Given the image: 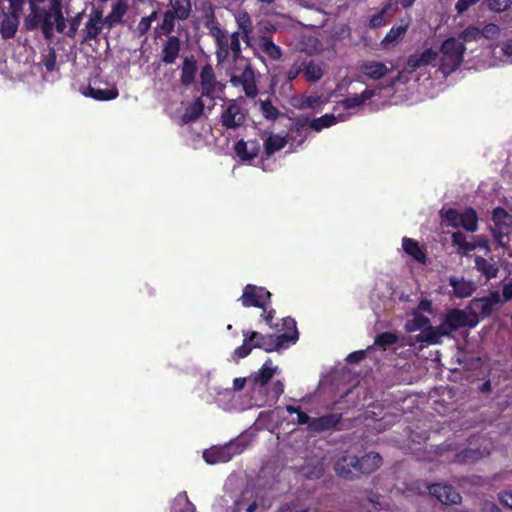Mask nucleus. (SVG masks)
<instances>
[{
	"mask_svg": "<svg viewBox=\"0 0 512 512\" xmlns=\"http://www.w3.org/2000/svg\"><path fill=\"white\" fill-rule=\"evenodd\" d=\"M276 335H262L255 331H243V344L237 347L233 354V360L245 358L253 348H260L266 352L279 351L295 344L298 340L296 322L293 318L282 319L281 325L275 324Z\"/></svg>",
	"mask_w": 512,
	"mask_h": 512,
	"instance_id": "obj_1",
	"label": "nucleus"
},
{
	"mask_svg": "<svg viewBox=\"0 0 512 512\" xmlns=\"http://www.w3.org/2000/svg\"><path fill=\"white\" fill-rule=\"evenodd\" d=\"M30 13L25 18V27L27 30H35L41 27L42 33L46 39H51L54 31L64 33L66 29V19L63 11V0H48V7L41 8L35 1H29Z\"/></svg>",
	"mask_w": 512,
	"mask_h": 512,
	"instance_id": "obj_2",
	"label": "nucleus"
},
{
	"mask_svg": "<svg viewBox=\"0 0 512 512\" xmlns=\"http://www.w3.org/2000/svg\"><path fill=\"white\" fill-rule=\"evenodd\" d=\"M278 367L274 366L271 360H267L258 372L249 377V383L252 385V403L250 406H264L269 403H275L284 392V385L281 381H276L270 388L266 385L268 381L277 372Z\"/></svg>",
	"mask_w": 512,
	"mask_h": 512,
	"instance_id": "obj_3",
	"label": "nucleus"
},
{
	"mask_svg": "<svg viewBox=\"0 0 512 512\" xmlns=\"http://www.w3.org/2000/svg\"><path fill=\"white\" fill-rule=\"evenodd\" d=\"M209 34L216 45L218 65L223 69H230L231 64L243 62L239 32L228 33L218 25H212Z\"/></svg>",
	"mask_w": 512,
	"mask_h": 512,
	"instance_id": "obj_4",
	"label": "nucleus"
},
{
	"mask_svg": "<svg viewBox=\"0 0 512 512\" xmlns=\"http://www.w3.org/2000/svg\"><path fill=\"white\" fill-rule=\"evenodd\" d=\"M376 90L366 88L361 94L354 95L344 99L340 106L335 107L332 113L325 114L319 118L313 119L309 126L314 131L319 132L336 123L344 122L350 117L348 110L362 106L367 100L375 96Z\"/></svg>",
	"mask_w": 512,
	"mask_h": 512,
	"instance_id": "obj_5",
	"label": "nucleus"
},
{
	"mask_svg": "<svg viewBox=\"0 0 512 512\" xmlns=\"http://www.w3.org/2000/svg\"><path fill=\"white\" fill-rule=\"evenodd\" d=\"M405 330L408 333L420 332L408 338L409 345L415 346L419 344L420 347H423L424 345L438 344L441 342L439 328L433 327L429 317L419 313V311H413L409 315L405 323Z\"/></svg>",
	"mask_w": 512,
	"mask_h": 512,
	"instance_id": "obj_6",
	"label": "nucleus"
},
{
	"mask_svg": "<svg viewBox=\"0 0 512 512\" xmlns=\"http://www.w3.org/2000/svg\"><path fill=\"white\" fill-rule=\"evenodd\" d=\"M270 506L264 490L247 487L234 500L231 512H265Z\"/></svg>",
	"mask_w": 512,
	"mask_h": 512,
	"instance_id": "obj_7",
	"label": "nucleus"
},
{
	"mask_svg": "<svg viewBox=\"0 0 512 512\" xmlns=\"http://www.w3.org/2000/svg\"><path fill=\"white\" fill-rule=\"evenodd\" d=\"M250 446L247 435H241L223 446H214L203 452V458L208 464L226 463L234 456L241 454Z\"/></svg>",
	"mask_w": 512,
	"mask_h": 512,
	"instance_id": "obj_8",
	"label": "nucleus"
},
{
	"mask_svg": "<svg viewBox=\"0 0 512 512\" xmlns=\"http://www.w3.org/2000/svg\"><path fill=\"white\" fill-rule=\"evenodd\" d=\"M465 46L456 38H448L441 45L440 70L448 75L454 72L461 65Z\"/></svg>",
	"mask_w": 512,
	"mask_h": 512,
	"instance_id": "obj_9",
	"label": "nucleus"
},
{
	"mask_svg": "<svg viewBox=\"0 0 512 512\" xmlns=\"http://www.w3.org/2000/svg\"><path fill=\"white\" fill-rule=\"evenodd\" d=\"M231 77L234 86H241L247 97H255L258 89L255 83V74L253 69L243 57L242 62L231 64L230 69H225Z\"/></svg>",
	"mask_w": 512,
	"mask_h": 512,
	"instance_id": "obj_10",
	"label": "nucleus"
},
{
	"mask_svg": "<svg viewBox=\"0 0 512 512\" xmlns=\"http://www.w3.org/2000/svg\"><path fill=\"white\" fill-rule=\"evenodd\" d=\"M479 323L478 315L471 311V309H453L449 311L444 321L438 327L441 338L449 335L452 331L457 330L461 327L473 328Z\"/></svg>",
	"mask_w": 512,
	"mask_h": 512,
	"instance_id": "obj_11",
	"label": "nucleus"
},
{
	"mask_svg": "<svg viewBox=\"0 0 512 512\" xmlns=\"http://www.w3.org/2000/svg\"><path fill=\"white\" fill-rule=\"evenodd\" d=\"M441 217L448 226L453 228L462 227L472 233L478 229L477 213L472 208H465L463 210L453 208L442 209Z\"/></svg>",
	"mask_w": 512,
	"mask_h": 512,
	"instance_id": "obj_12",
	"label": "nucleus"
},
{
	"mask_svg": "<svg viewBox=\"0 0 512 512\" xmlns=\"http://www.w3.org/2000/svg\"><path fill=\"white\" fill-rule=\"evenodd\" d=\"M493 226L491 233L499 246L507 248L511 241L512 234V216L503 208L497 207L492 214Z\"/></svg>",
	"mask_w": 512,
	"mask_h": 512,
	"instance_id": "obj_13",
	"label": "nucleus"
},
{
	"mask_svg": "<svg viewBox=\"0 0 512 512\" xmlns=\"http://www.w3.org/2000/svg\"><path fill=\"white\" fill-rule=\"evenodd\" d=\"M271 293L264 287H258L252 284L245 286L240 301L244 307H259L265 310L270 302Z\"/></svg>",
	"mask_w": 512,
	"mask_h": 512,
	"instance_id": "obj_14",
	"label": "nucleus"
},
{
	"mask_svg": "<svg viewBox=\"0 0 512 512\" xmlns=\"http://www.w3.org/2000/svg\"><path fill=\"white\" fill-rule=\"evenodd\" d=\"M357 69L361 76L373 81H378L392 71L393 64L390 62L388 65L382 61L367 59L360 61L357 65Z\"/></svg>",
	"mask_w": 512,
	"mask_h": 512,
	"instance_id": "obj_15",
	"label": "nucleus"
},
{
	"mask_svg": "<svg viewBox=\"0 0 512 512\" xmlns=\"http://www.w3.org/2000/svg\"><path fill=\"white\" fill-rule=\"evenodd\" d=\"M200 83L203 96L210 98L219 96L224 88V85L217 81L213 68L208 64L201 69Z\"/></svg>",
	"mask_w": 512,
	"mask_h": 512,
	"instance_id": "obj_16",
	"label": "nucleus"
},
{
	"mask_svg": "<svg viewBox=\"0 0 512 512\" xmlns=\"http://www.w3.org/2000/svg\"><path fill=\"white\" fill-rule=\"evenodd\" d=\"M438 56V52L432 48L410 55L407 59L408 72L412 73L418 69L433 65Z\"/></svg>",
	"mask_w": 512,
	"mask_h": 512,
	"instance_id": "obj_17",
	"label": "nucleus"
},
{
	"mask_svg": "<svg viewBox=\"0 0 512 512\" xmlns=\"http://www.w3.org/2000/svg\"><path fill=\"white\" fill-rule=\"evenodd\" d=\"M222 124L226 128H237L244 123L245 112L236 102H230L221 114Z\"/></svg>",
	"mask_w": 512,
	"mask_h": 512,
	"instance_id": "obj_18",
	"label": "nucleus"
},
{
	"mask_svg": "<svg viewBox=\"0 0 512 512\" xmlns=\"http://www.w3.org/2000/svg\"><path fill=\"white\" fill-rule=\"evenodd\" d=\"M429 493L443 504H457L461 501L460 494L447 484H433L428 487Z\"/></svg>",
	"mask_w": 512,
	"mask_h": 512,
	"instance_id": "obj_19",
	"label": "nucleus"
},
{
	"mask_svg": "<svg viewBox=\"0 0 512 512\" xmlns=\"http://www.w3.org/2000/svg\"><path fill=\"white\" fill-rule=\"evenodd\" d=\"M336 473L345 479H353L358 476V458L354 455H344L335 463Z\"/></svg>",
	"mask_w": 512,
	"mask_h": 512,
	"instance_id": "obj_20",
	"label": "nucleus"
},
{
	"mask_svg": "<svg viewBox=\"0 0 512 512\" xmlns=\"http://www.w3.org/2000/svg\"><path fill=\"white\" fill-rule=\"evenodd\" d=\"M501 296L498 292H493L487 297L473 299L470 305L471 311L478 316L487 317L491 314L493 307L500 303Z\"/></svg>",
	"mask_w": 512,
	"mask_h": 512,
	"instance_id": "obj_21",
	"label": "nucleus"
},
{
	"mask_svg": "<svg viewBox=\"0 0 512 512\" xmlns=\"http://www.w3.org/2000/svg\"><path fill=\"white\" fill-rule=\"evenodd\" d=\"M105 24H108V21L106 20V18H103L102 11L93 10L90 13L89 19L87 20V22L85 24L84 39L85 40L96 39L97 36L101 33Z\"/></svg>",
	"mask_w": 512,
	"mask_h": 512,
	"instance_id": "obj_22",
	"label": "nucleus"
},
{
	"mask_svg": "<svg viewBox=\"0 0 512 512\" xmlns=\"http://www.w3.org/2000/svg\"><path fill=\"white\" fill-rule=\"evenodd\" d=\"M254 46L248 45L257 53H263L272 60L280 59L282 55L281 48L276 45L270 38L262 36L258 39H253Z\"/></svg>",
	"mask_w": 512,
	"mask_h": 512,
	"instance_id": "obj_23",
	"label": "nucleus"
},
{
	"mask_svg": "<svg viewBox=\"0 0 512 512\" xmlns=\"http://www.w3.org/2000/svg\"><path fill=\"white\" fill-rule=\"evenodd\" d=\"M234 18L238 26L239 34H242V39L246 45H253V25L250 15L244 10H238L234 13Z\"/></svg>",
	"mask_w": 512,
	"mask_h": 512,
	"instance_id": "obj_24",
	"label": "nucleus"
},
{
	"mask_svg": "<svg viewBox=\"0 0 512 512\" xmlns=\"http://www.w3.org/2000/svg\"><path fill=\"white\" fill-rule=\"evenodd\" d=\"M449 284L453 288L454 296L458 298L469 297L476 290L475 283L463 277L452 276L449 279Z\"/></svg>",
	"mask_w": 512,
	"mask_h": 512,
	"instance_id": "obj_25",
	"label": "nucleus"
},
{
	"mask_svg": "<svg viewBox=\"0 0 512 512\" xmlns=\"http://www.w3.org/2000/svg\"><path fill=\"white\" fill-rule=\"evenodd\" d=\"M260 151V144L256 140H240L235 145V152L242 161L254 159Z\"/></svg>",
	"mask_w": 512,
	"mask_h": 512,
	"instance_id": "obj_26",
	"label": "nucleus"
},
{
	"mask_svg": "<svg viewBox=\"0 0 512 512\" xmlns=\"http://www.w3.org/2000/svg\"><path fill=\"white\" fill-rule=\"evenodd\" d=\"M410 25V19L402 20L400 25L393 26L386 36L381 41V46L384 49H389L394 46L407 32Z\"/></svg>",
	"mask_w": 512,
	"mask_h": 512,
	"instance_id": "obj_27",
	"label": "nucleus"
},
{
	"mask_svg": "<svg viewBox=\"0 0 512 512\" xmlns=\"http://www.w3.org/2000/svg\"><path fill=\"white\" fill-rule=\"evenodd\" d=\"M325 74V65L314 60H303V76L307 82L316 83Z\"/></svg>",
	"mask_w": 512,
	"mask_h": 512,
	"instance_id": "obj_28",
	"label": "nucleus"
},
{
	"mask_svg": "<svg viewBox=\"0 0 512 512\" xmlns=\"http://www.w3.org/2000/svg\"><path fill=\"white\" fill-rule=\"evenodd\" d=\"M382 464V458L378 453H368L361 459L358 458V475L369 474L378 469Z\"/></svg>",
	"mask_w": 512,
	"mask_h": 512,
	"instance_id": "obj_29",
	"label": "nucleus"
},
{
	"mask_svg": "<svg viewBox=\"0 0 512 512\" xmlns=\"http://www.w3.org/2000/svg\"><path fill=\"white\" fill-rule=\"evenodd\" d=\"M180 51V40L176 36H170L166 40L162 50V61L166 64H172L178 58Z\"/></svg>",
	"mask_w": 512,
	"mask_h": 512,
	"instance_id": "obj_30",
	"label": "nucleus"
},
{
	"mask_svg": "<svg viewBox=\"0 0 512 512\" xmlns=\"http://www.w3.org/2000/svg\"><path fill=\"white\" fill-rule=\"evenodd\" d=\"M340 421L338 414H329L319 418H314L309 423L310 431H323L335 427Z\"/></svg>",
	"mask_w": 512,
	"mask_h": 512,
	"instance_id": "obj_31",
	"label": "nucleus"
},
{
	"mask_svg": "<svg viewBox=\"0 0 512 512\" xmlns=\"http://www.w3.org/2000/svg\"><path fill=\"white\" fill-rule=\"evenodd\" d=\"M402 249L404 252L412 257L414 260L424 263L426 254L419 243L411 238L404 237L402 239Z\"/></svg>",
	"mask_w": 512,
	"mask_h": 512,
	"instance_id": "obj_32",
	"label": "nucleus"
},
{
	"mask_svg": "<svg viewBox=\"0 0 512 512\" xmlns=\"http://www.w3.org/2000/svg\"><path fill=\"white\" fill-rule=\"evenodd\" d=\"M169 512H196L195 505L189 500L186 492H180L172 500Z\"/></svg>",
	"mask_w": 512,
	"mask_h": 512,
	"instance_id": "obj_33",
	"label": "nucleus"
},
{
	"mask_svg": "<svg viewBox=\"0 0 512 512\" xmlns=\"http://www.w3.org/2000/svg\"><path fill=\"white\" fill-rule=\"evenodd\" d=\"M475 267L488 280L496 277L499 271L498 265L493 259L488 260L480 256L475 258Z\"/></svg>",
	"mask_w": 512,
	"mask_h": 512,
	"instance_id": "obj_34",
	"label": "nucleus"
},
{
	"mask_svg": "<svg viewBox=\"0 0 512 512\" xmlns=\"http://www.w3.org/2000/svg\"><path fill=\"white\" fill-rule=\"evenodd\" d=\"M397 10V1L389 0L385 6L370 19L371 27H380L386 23L385 15L392 16Z\"/></svg>",
	"mask_w": 512,
	"mask_h": 512,
	"instance_id": "obj_35",
	"label": "nucleus"
},
{
	"mask_svg": "<svg viewBox=\"0 0 512 512\" xmlns=\"http://www.w3.org/2000/svg\"><path fill=\"white\" fill-rule=\"evenodd\" d=\"M170 11L176 14L177 19L186 20L192 10L191 0H168Z\"/></svg>",
	"mask_w": 512,
	"mask_h": 512,
	"instance_id": "obj_36",
	"label": "nucleus"
},
{
	"mask_svg": "<svg viewBox=\"0 0 512 512\" xmlns=\"http://www.w3.org/2000/svg\"><path fill=\"white\" fill-rule=\"evenodd\" d=\"M128 8V0H117V2L113 4L110 14L106 17L108 26L111 27L114 24L121 22L122 17L126 14Z\"/></svg>",
	"mask_w": 512,
	"mask_h": 512,
	"instance_id": "obj_37",
	"label": "nucleus"
},
{
	"mask_svg": "<svg viewBox=\"0 0 512 512\" xmlns=\"http://www.w3.org/2000/svg\"><path fill=\"white\" fill-rule=\"evenodd\" d=\"M202 398L207 402L217 403L223 409H230V402L233 398V391L228 388H224L219 393V396H214V393L209 391V396H202Z\"/></svg>",
	"mask_w": 512,
	"mask_h": 512,
	"instance_id": "obj_38",
	"label": "nucleus"
},
{
	"mask_svg": "<svg viewBox=\"0 0 512 512\" xmlns=\"http://www.w3.org/2000/svg\"><path fill=\"white\" fill-rule=\"evenodd\" d=\"M287 143L284 136L278 134H271L264 141V151L267 156H271L275 152L281 150Z\"/></svg>",
	"mask_w": 512,
	"mask_h": 512,
	"instance_id": "obj_39",
	"label": "nucleus"
},
{
	"mask_svg": "<svg viewBox=\"0 0 512 512\" xmlns=\"http://www.w3.org/2000/svg\"><path fill=\"white\" fill-rule=\"evenodd\" d=\"M85 96L92 97L96 100H111L117 97V89L112 87L108 89H100L90 85L84 92Z\"/></svg>",
	"mask_w": 512,
	"mask_h": 512,
	"instance_id": "obj_40",
	"label": "nucleus"
},
{
	"mask_svg": "<svg viewBox=\"0 0 512 512\" xmlns=\"http://www.w3.org/2000/svg\"><path fill=\"white\" fill-rule=\"evenodd\" d=\"M197 73L196 62L193 58H186L183 62L181 81L185 85H190L195 81Z\"/></svg>",
	"mask_w": 512,
	"mask_h": 512,
	"instance_id": "obj_41",
	"label": "nucleus"
},
{
	"mask_svg": "<svg viewBox=\"0 0 512 512\" xmlns=\"http://www.w3.org/2000/svg\"><path fill=\"white\" fill-rule=\"evenodd\" d=\"M18 27L17 15L11 13L10 16H6L0 25V33L3 38L8 39L15 35Z\"/></svg>",
	"mask_w": 512,
	"mask_h": 512,
	"instance_id": "obj_42",
	"label": "nucleus"
},
{
	"mask_svg": "<svg viewBox=\"0 0 512 512\" xmlns=\"http://www.w3.org/2000/svg\"><path fill=\"white\" fill-rule=\"evenodd\" d=\"M285 411L290 414L291 416L295 415V417H292L290 419V422L292 424H297V425H304V424H307L309 426V423L311 422V418L309 417V415L307 413H305L304 411H302L300 409V407L298 406H293V405H287L285 407Z\"/></svg>",
	"mask_w": 512,
	"mask_h": 512,
	"instance_id": "obj_43",
	"label": "nucleus"
},
{
	"mask_svg": "<svg viewBox=\"0 0 512 512\" xmlns=\"http://www.w3.org/2000/svg\"><path fill=\"white\" fill-rule=\"evenodd\" d=\"M452 243L457 246L459 251L463 254L471 252L476 249V245L466 240V236L461 232H454L452 234Z\"/></svg>",
	"mask_w": 512,
	"mask_h": 512,
	"instance_id": "obj_44",
	"label": "nucleus"
},
{
	"mask_svg": "<svg viewBox=\"0 0 512 512\" xmlns=\"http://www.w3.org/2000/svg\"><path fill=\"white\" fill-rule=\"evenodd\" d=\"M203 110V103L201 100H196L191 103L185 110V113L182 116V122L188 123L197 119Z\"/></svg>",
	"mask_w": 512,
	"mask_h": 512,
	"instance_id": "obj_45",
	"label": "nucleus"
},
{
	"mask_svg": "<svg viewBox=\"0 0 512 512\" xmlns=\"http://www.w3.org/2000/svg\"><path fill=\"white\" fill-rule=\"evenodd\" d=\"M483 454L484 453L481 452L480 450L468 448L461 451L460 453H456L455 460L460 463L473 462L480 459L483 456Z\"/></svg>",
	"mask_w": 512,
	"mask_h": 512,
	"instance_id": "obj_46",
	"label": "nucleus"
},
{
	"mask_svg": "<svg viewBox=\"0 0 512 512\" xmlns=\"http://www.w3.org/2000/svg\"><path fill=\"white\" fill-rule=\"evenodd\" d=\"M303 50L309 55H315L322 51V44L318 38L314 36H306L303 38Z\"/></svg>",
	"mask_w": 512,
	"mask_h": 512,
	"instance_id": "obj_47",
	"label": "nucleus"
},
{
	"mask_svg": "<svg viewBox=\"0 0 512 512\" xmlns=\"http://www.w3.org/2000/svg\"><path fill=\"white\" fill-rule=\"evenodd\" d=\"M481 38V30L476 26H469L463 30L459 36V40L463 42L477 41Z\"/></svg>",
	"mask_w": 512,
	"mask_h": 512,
	"instance_id": "obj_48",
	"label": "nucleus"
},
{
	"mask_svg": "<svg viewBox=\"0 0 512 512\" xmlns=\"http://www.w3.org/2000/svg\"><path fill=\"white\" fill-rule=\"evenodd\" d=\"M176 19H177L176 14H174L170 10H167L163 14V20H162V23H161V26H160V29H161L162 33L169 34L170 32H172L174 27H175V20Z\"/></svg>",
	"mask_w": 512,
	"mask_h": 512,
	"instance_id": "obj_49",
	"label": "nucleus"
},
{
	"mask_svg": "<svg viewBox=\"0 0 512 512\" xmlns=\"http://www.w3.org/2000/svg\"><path fill=\"white\" fill-rule=\"evenodd\" d=\"M158 12L153 11L149 16L143 17L137 25V31L140 35L146 34L151 28L152 23L157 19Z\"/></svg>",
	"mask_w": 512,
	"mask_h": 512,
	"instance_id": "obj_50",
	"label": "nucleus"
},
{
	"mask_svg": "<svg viewBox=\"0 0 512 512\" xmlns=\"http://www.w3.org/2000/svg\"><path fill=\"white\" fill-rule=\"evenodd\" d=\"M396 341H397V337L395 334L390 333V332H385V333L380 334L376 338L375 345L379 346L383 349H386L387 346L395 344Z\"/></svg>",
	"mask_w": 512,
	"mask_h": 512,
	"instance_id": "obj_51",
	"label": "nucleus"
},
{
	"mask_svg": "<svg viewBox=\"0 0 512 512\" xmlns=\"http://www.w3.org/2000/svg\"><path fill=\"white\" fill-rule=\"evenodd\" d=\"M42 62L48 71H53L56 68V52L53 47H48L47 52L43 55Z\"/></svg>",
	"mask_w": 512,
	"mask_h": 512,
	"instance_id": "obj_52",
	"label": "nucleus"
},
{
	"mask_svg": "<svg viewBox=\"0 0 512 512\" xmlns=\"http://www.w3.org/2000/svg\"><path fill=\"white\" fill-rule=\"evenodd\" d=\"M487 5L494 12H502L512 7V0H487Z\"/></svg>",
	"mask_w": 512,
	"mask_h": 512,
	"instance_id": "obj_53",
	"label": "nucleus"
},
{
	"mask_svg": "<svg viewBox=\"0 0 512 512\" xmlns=\"http://www.w3.org/2000/svg\"><path fill=\"white\" fill-rule=\"evenodd\" d=\"M303 72V60H296L291 67L286 71L285 77L286 80L291 82L298 77V75Z\"/></svg>",
	"mask_w": 512,
	"mask_h": 512,
	"instance_id": "obj_54",
	"label": "nucleus"
},
{
	"mask_svg": "<svg viewBox=\"0 0 512 512\" xmlns=\"http://www.w3.org/2000/svg\"><path fill=\"white\" fill-rule=\"evenodd\" d=\"M500 35V28L493 23L487 24L481 30V37L486 39H496Z\"/></svg>",
	"mask_w": 512,
	"mask_h": 512,
	"instance_id": "obj_55",
	"label": "nucleus"
},
{
	"mask_svg": "<svg viewBox=\"0 0 512 512\" xmlns=\"http://www.w3.org/2000/svg\"><path fill=\"white\" fill-rule=\"evenodd\" d=\"M261 112L267 119H275L278 116L277 109L267 101L261 102Z\"/></svg>",
	"mask_w": 512,
	"mask_h": 512,
	"instance_id": "obj_56",
	"label": "nucleus"
},
{
	"mask_svg": "<svg viewBox=\"0 0 512 512\" xmlns=\"http://www.w3.org/2000/svg\"><path fill=\"white\" fill-rule=\"evenodd\" d=\"M301 473L308 478H319L323 474V466L322 464H317L314 466L312 470L308 467H302Z\"/></svg>",
	"mask_w": 512,
	"mask_h": 512,
	"instance_id": "obj_57",
	"label": "nucleus"
},
{
	"mask_svg": "<svg viewBox=\"0 0 512 512\" xmlns=\"http://www.w3.org/2000/svg\"><path fill=\"white\" fill-rule=\"evenodd\" d=\"M480 0H458L455 9L458 14H463L467 11L471 6L475 5Z\"/></svg>",
	"mask_w": 512,
	"mask_h": 512,
	"instance_id": "obj_58",
	"label": "nucleus"
},
{
	"mask_svg": "<svg viewBox=\"0 0 512 512\" xmlns=\"http://www.w3.org/2000/svg\"><path fill=\"white\" fill-rule=\"evenodd\" d=\"M81 16H82V13H78L77 16L74 17L73 20L71 21L69 30L67 32V35L69 37H74L75 36L76 31H77V29L79 27V24H80Z\"/></svg>",
	"mask_w": 512,
	"mask_h": 512,
	"instance_id": "obj_59",
	"label": "nucleus"
},
{
	"mask_svg": "<svg viewBox=\"0 0 512 512\" xmlns=\"http://www.w3.org/2000/svg\"><path fill=\"white\" fill-rule=\"evenodd\" d=\"M379 424L377 425V430L381 431L387 428V426H390L394 423V416H383L379 420Z\"/></svg>",
	"mask_w": 512,
	"mask_h": 512,
	"instance_id": "obj_60",
	"label": "nucleus"
},
{
	"mask_svg": "<svg viewBox=\"0 0 512 512\" xmlns=\"http://www.w3.org/2000/svg\"><path fill=\"white\" fill-rule=\"evenodd\" d=\"M499 501L504 506H507L512 509V492L504 491L499 494Z\"/></svg>",
	"mask_w": 512,
	"mask_h": 512,
	"instance_id": "obj_61",
	"label": "nucleus"
},
{
	"mask_svg": "<svg viewBox=\"0 0 512 512\" xmlns=\"http://www.w3.org/2000/svg\"><path fill=\"white\" fill-rule=\"evenodd\" d=\"M8 1L10 3L11 13L13 15H18L23 8L24 0H8Z\"/></svg>",
	"mask_w": 512,
	"mask_h": 512,
	"instance_id": "obj_62",
	"label": "nucleus"
},
{
	"mask_svg": "<svg viewBox=\"0 0 512 512\" xmlns=\"http://www.w3.org/2000/svg\"><path fill=\"white\" fill-rule=\"evenodd\" d=\"M365 354H366L365 350L355 351L353 353H350L347 356V361L348 362H353V363L360 362L364 358Z\"/></svg>",
	"mask_w": 512,
	"mask_h": 512,
	"instance_id": "obj_63",
	"label": "nucleus"
},
{
	"mask_svg": "<svg viewBox=\"0 0 512 512\" xmlns=\"http://www.w3.org/2000/svg\"><path fill=\"white\" fill-rule=\"evenodd\" d=\"M415 311H419V313H421V314L428 313L429 315H431L432 314L431 302L428 300H422L419 303V305Z\"/></svg>",
	"mask_w": 512,
	"mask_h": 512,
	"instance_id": "obj_64",
	"label": "nucleus"
}]
</instances>
